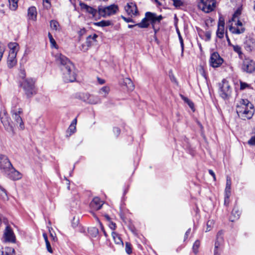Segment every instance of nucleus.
<instances>
[{
  "instance_id": "nucleus-1",
  "label": "nucleus",
  "mask_w": 255,
  "mask_h": 255,
  "mask_svg": "<svg viewBox=\"0 0 255 255\" xmlns=\"http://www.w3.org/2000/svg\"><path fill=\"white\" fill-rule=\"evenodd\" d=\"M22 114L23 110L21 108H14L13 110H11V114L13 120V121H11L5 111L0 112L1 122L8 132L13 133L15 126L17 127L20 130L24 128V123L21 117Z\"/></svg>"
},
{
  "instance_id": "nucleus-2",
  "label": "nucleus",
  "mask_w": 255,
  "mask_h": 255,
  "mask_svg": "<svg viewBox=\"0 0 255 255\" xmlns=\"http://www.w3.org/2000/svg\"><path fill=\"white\" fill-rule=\"evenodd\" d=\"M55 59L57 62L62 65L63 78L65 82H73L76 80V74L74 71V66L70 60L61 53L55 55Z\"/></svg>"
},
{
  "instance_id": "nucleus-3",
  "label": "nucleus",
  "mask_w": 255,
  "mask_h": 255,
  "mask_svg": "<svg viewBox=\"0 0 255 255\" xmlns=\"http://www.w3.org/2000/svg\"><path fill=\"white\" fill-rule=\"evenodd\" d=\"M236 112L242 119H250L254 113V106L247 99H241L236 104Z\"/></svg>"
},
{
  "instance_id": "nucleus-4",
  "label": "nucleus",
  "mask_w": 255,
  "mask_h": 255,
  "mask_svg": "<svg viewBox=\"0 0 255 255\" xmlns=\"http://www.w3.org/2000/svg\"><path fill=\"white\" fill-rule=\"evenodd\" d=\"M162 19V16L161 15L157 16L154 13L147 12L145 13V17L140 22L137 23V25L140 28H146L149 25L148 21H150L152 25L155 33H156L159 29L156 28L155 25L156 24H159Z\"/></svg>"
},
{
  "instance_id": "nucleus-5",
  "label": "nucleus",
  "mask_w": 255,
  "mask_h": 255,
  "mask_svg": "<svg viewBox=\"0 0 255 255\" xmlns=\"http://www.w3.org/2000/svg\"><path fill=\"white\" fill-rule=\"evenodd\" d=\"M219 94L224 99H229L232 93V88L229 82L226 79H223L219 84Z\"/></svg>"
},
{
  "instance_id": "nucleus-6",
  "label": "nucleus",
  "mask_w": 255,
  "mask_h": 255,
  "mask_svg": "<svg viewBox=\"0 0 255 255\" xmlns=\"http://www.w3.org/2000/svg\"><path fill=\"white\" fill-rule=\"evenodd\" d=\"M21 86L27 97H31L35 93L34 81L33 79L29 78L24 79L21 82Z\"/></svg>"
},
{
  "instance_id": "nucleus-7",
  "label": "nucleus",
  "mask_w": 255,
  "mask_h": 255,
  "mask_svg": "<svg viewBox=\"0 0 255 255\" xmlns=\"http://www.w3.org/2000/svg\"><path fill=\"white\" fill-rule=\"evenodd\" d=\"M215 6L216 1L215 0H200L198 3L199 8L206 13L213 11Z\"/></svg>"
},
{
  "instance_id": "nucleus-8",
  "label": "nucleus",
  "mask_w": 255,
  "mask_h": 255,
  "mask_svg": "<svg viewBox=\"0 0 255 255\" xmlns=\"http://www.w3.org/2000/svg\"><path fill=\"white\" fill-rule=\"evenodd\" d=\"M118 10L117 5L112 4L106 7H99L98 12L103 17H106L115 14Z\"/></svg>"
},
{
  "instance_id": "nucleus-9",
  "label": "nucleus",
  "mask_w": 255,
  "mask_h": 255,
  "mask_svg": "<svg viewBox=\"0 0 255 255\" xmlns=\"http://www.w3.org/2000/svg\"><path fill=\"white\" fill-rule=\"evenodd\" d=\"M85 102L89 104H98L101 103V99L99 96L88 93L83 94L81 97Z\"/></svg>"
},
{
  "instance_id": "nucleus-10",
  "label": "nucleus",
  "mask_w": 255,
  "mask_h": 255,
  "mask_svg": "<svg viewBox=\"0 0 255 255\" xmlns=\"http://www.w3.org/2000/svg\"><path fill=\"white\" fill-rule=\"evenodd\" d=\"M223 62V59L219 55L218 52H213L210 56V65L214 68L220 66Z\"/></svg>"
},
{
  "instance_id": "nucleus-11",
  "label": "nucleus",
  "mask_w": 255,
  "mask_h": 255,
  "mask_svg": "<svg viewBox=\"0 0 255 255\" xmlns=\"http://www.w3.org/2000/svg\"><path fill=\"white\" fill-rule=\"evenodd\" d=\"M11 163L8 157L2 154H0V170L3 174L10 168Z\"/></svg>"
},
{
  "instance_id": "nucleus-12",
  "label": "nucleus",
  "mask_w": 255,
  "mask_h": 255,
  "mask_svg": "<svg viewBox=\"0 0 255 255\" xmlns=\"http://www.w3.org/2000/svg\"><path fill=\"white\" fill-rule=\"evenodd\" d=\"M4 174L13 180H19L22 178V174L19 171H17L12 166V164L11 165L10 168H9Z\"/></svg>"
},
{
  "instance_id": "nucleus-13",
  "label": "nucleus",
  "mask_w": 255,
  "mask_h": 255,
  "mask_svg": "<svg viewBox=\"0 0 255 255\" xmlns=\"http://www.w3.org/2000/svg\"><path fill=\"white\" fill-rule=\"evenodd\" d=\"M224 242L223 232L219 231L217 235V240L215 244L214 249V255H220L221 249L220 248Z\"/></svg>"
},
{
  "instance_id": "nucleus-14",
  "label": "nucleus",
  "mask_w": 255,
  "mask_h": 255,
  "mask_svg": "<svg viewBox=\"0 0 255 255\" xmlns=\"http://www.w3.org/2000/svg\"><path fill=\"white\" fill-rule=\"evenodd\" d=\"M242 69L244 72L252 73L255 69V63L253 60L250 59H245L243 61Z\"/></svg>"
},
{
  "instance_id": "nucleus-15",
  "label": "nucleus",
  "mask_w": 255,
  "mask_h": 255,
  "mask_svg": "<svg viewBox=\"0 0 255 255\" xmlns=\"http://www.w3.org/2000/svg\"><path fill=\"white\" fill-rule=\"evenodd\" d=\"M4 238L6 242L14 243L15 241V237L11 228L6 226L4 232Z\"/></svg>"
},
{
  "instance_id": "nucleus-16",
  "label": "nucleus",
  "mask_w": 255,
  "mask_h": 255,
  "mask_svg": "<svg viewBox=\"0 0 255 255\" xmlns=\"http://www.w3.org/2000/svg\"><path fill=\"white\" fill-rule=\"evenodd\" d=\"M125 9L127 13L131 16L136 15L138 12L136 4L133 2L128 3L125 7Z\"/></svg>"
},
{
  "instance_id": "nucleus-17",
  "label": "nucleus",
  "mask_w": 255,
  "mask_h": 255,
  "mask_svg": "<svg viewBox=\"0 0 255 255\" xmlns=\"http://www.w3.org/2000/svg\"><path fill=\"white\" fill-rule=\"evenodd\" d=\"M103 204V201L100 199L96 197L93 198V200L90 203V206L91 209L94 210H98L100 209Z\"/></svg>"
},
{
  "instance_id": "nucleus-18",
  "label": "nucleus",
  "mask_w": 255,
  "mask_h": 255,
  "mask_svg": "<svg viewBox=\"0 0 255 255\" xmlns=\"http://www.w3.org/2000/svg\"><path fill=\"white\" fill-rule=\"evenodd\" d=\"M16 55L13 52L10 54H8L7 57V64L9 68L13 67L17 63V60L16 59Z\"/></svg>"
},
{
  "instance_id": "nucleus-19",
  "label": "nucleus",
  "mask_w": 255,
  "mask_h": 255,
  "mask_svg": "<svg viewBox=\"0 0 255 255\" xmlns=\"http://www.w3.org/2000/svg\"><path fill=\"white\" fill-rule=\"evenodd\" d=\"M28 17L29 19L36 20L37 17V11L35 6H31L28 9Z\"/></svg>"
},
{
  "instance_id": "nucleus-20",
  "label": "nucleus",
  "mask_w": 255,
  "mask_h": 255,
  "mask_svg": "<svg viewBox=\"0 0 255 255\" xmlns=\"http://www.w3.org/2000/svg\"><path fill=\"white\" fill-rule=\"evenodd\" d=\"M224 22L221 19L219 20L218 23V27L217 31V35L220 38H222L224 36Z\"/></svg>"
},
{
  "instance_id": "nucleus-21",
  "label": "nucleus",
  "mask_w": 255,
  "mask_h": 255,
  "mask_svg": "<svg viewBox=\"0 0 255 255\" xmlns=\"http://www.w3.org/2000/svg\"><path fill=\"white\" fill-rule=\"evenodd\" d=\"M123 85L125 86L128 90L132 91L134 88V86L131 79L128 78H126L123 79Z\"/></svg>"
},
{
  "instance_id": "nucleus-22",
  "label": "nucleus",
  "mask_w": 255,
  "mask_h": 255,
  "mask_svg": "<svg viewBox=\"0 0 255 255\" xmlns=\"http://www.w3.org/2000/svg\"><path fill=\"white\" fill-rule=\"evenodd\" d=\"M245 48L248 51H252L255 48V40L253 38H248L245 42Z\"/></svg>"
},
{
  "instance_id": "nucleus-23",
  "label": "nucleus",
  "mask_w": 255,
  "mask_h": 255,
  "mask_svg": "<svg viewBox=\"0 0 255 255\" xmlns=\"http://www.w3.org/2000/svg\"><path fill=\"white\" fill-rule=\"evenodd\" d=\"M98 37V35L96 34H94L93 35H90L86 39V43L88 47H90L92 45L96 44L97 41L96 39Z\"/></svg>"
},
{
  "instance_id": "nucleus-24",
  "label": "nucleus",
  "mask_w": 255,
  "mask_h": 255,
  "mask_svg": "<svg viewBox=\"0 0 255 255\" xmlns=\"http://www.w3.org/2000/svg\"><path fill=\"white\" fill-rule=\"evenodd\" d=\"M80 5L82 8L85 9L89 13L92 14L93 16H95L97 13V10L94 8L84 3H80Z\"/></svg>"
},
{
  "instance_id": "nucleus-25",
  "label": "nucleus",
  "mask_w": 255,
  "mask_h": 255,
  "mask_svg": "<svg viewBox=\"0 0 255 255\" xmlns=\"http://www.w3.org/2000/svg\"><path fill=\"white\" fill-rule=\"evenodd\" d=\"M77 118L74 119L72 123H71L69 127L68 128L67 132L69 133V135H71L72 134L74 133L76 130V124H77Z\"/></svg>"
},
{
  "instance_id": "nucleus-26",
  "label": "nucleus",
  "mask_w": 255,
  "mask_h": 255,
  "mask_svg": "<svg viewBox=\"0 0 255 255\" xmlns=\"http://www.w3.org/2000/svg\"><path fill=\"white\" fill-rule=\"evenodd\" d=\"M8 48H9V54L13 52L15 55H17V53L18 51V44L17 43H10L8 44Z\"/></svg>"
},
{
  "instance_id": "nucleus-27",
  "label": "nucleus",
  "mask_w": 255,
  "mask_h": 255,
  "mask_svg": "<svg viewBox=\"0 0 255 255\" xmlns=\"http://www.w3.org/2000/svg\"><path fill=\"white\" fill-rule=\"evenodd\" d=\"M110 91V88L108 86H105L102 87L99 90V94L104 98H106L107 95L109 94Z\"/></svg>"
},
{
  "instance_id": "nucleus-28",
  "label": "nucleus",
  "mask_w": 255,
  "mask_h": 255,
  "mask_svg": "<svg viewBox=\"0 0 255 255\" xmlns=\"http://www.w3.org/2000/svg\"><path fill=\"white\" fill-rule=\"evenodd\" d=\"M112 237L114 239L115 243L116 244L121 245L123 246V245H124L123 242L121 238L120 237V235L118 233L113 232L112 233Z\"/></svg>"
},
{
  "instance_id": "nucleus-29",
  "label": "nucleus",
  "mask_w": 255,
  "mask_h": 255,
  "mask_svg": "<svg viewBox=\"0 0 255 255\" xmlns=\"http://www.w3.org/2000/svg\"><path fill=\"white\" fill-rule=\"evenodd\" d=\"M231 46L234 51L238 54L239 58L243 59L244 54L242 52L241 47L238 45H231Z\"/></svg>"
},
{
  "instance_id": "nucleus-30",
  "label": "nucleus",
  "mask_w": 255,
  "mask_h": 255,
  "mask_svg": "<svg viewBox=\"0 0 255 255\" xmlns=\"http://www.w3.org/2000/svg\"><path fill=\"white\" fill-rule=\"evenodd\" d=\"M229 30L232 33L239 34L244 33L245 31V28L243 27L240 28H236L231 26L229 28Z\"/></svg>"
},
{
  "instance_id": "nucleus-31",
  "label": "nucleus",
  "mask_w": 255,
  "mask_h": 255,
  "mask_svg": "<svg viewBox=\"0 0 255 255\" xmlns=\"http://www.w3.org/2000/svg\"><path fill=\"white\" fill-rule=\"evenodd\" d=\"M50 28L55 31H59L60 30V26L59 22L55 20H51L50 21Z\"/></svg>"
},
{
  "instance_id": "nucleus-32",
  "label": "nucleus",
  "mask_w": 255,
  "mask_h": 255,
  "mask_svg": "<svg viewBox=\"0 0 255 255\" xmlns=\"http://www.w3.org/2000/svg\"><path fill=\"white\" fill-rule=\"evenodd\" d=\"M231 189V180L228 176L227 177L226 185L225 190V194H230Z\"/></svg>"
},
{
  "instance_id": "nucleus-33",
  "label": "nucleus",
  "mask_w": 255,
  "mask_h": 255,
  "mask_svg": "<svg viewBox=\"0 0 255 255\" xmlns=\"http://www.w3.org/2000/svg\"><path fill=\"white\" fill-rule=\"evenodd\" d=\"M14 250L10 247L5 248L1 252V255H13Z\"/></svg>"
},
{
  "instance_id": "nucleus-34",
  "label": "nucleus",
  "mask_w": 255,
  "mask_h": 255,
  "mask_svg": "<svg viewBox=\"0 0 255 255\" xmlns=\"http://www.w3.org/2000/svg\"><path fill=\"white\" fill-rule=\"evenodd\" d=\"M240 215V212L239 211L236 209L234 208L232 212V216H234V218H233L232 217H231L230 220L232 222H234L236 219H238L239 218Z\"/></svg>"
},
{
  "instance_id": "nucleus-35",
  "label": "nucleus",
  "mask_w": 255,
  "mask_h": 255,
  "mask_svg": "<svg viewBox=\"0 0 255 255\" xmlns=\"http://www.w3.org/2000/svg\"><path fill=\"white\" fill-rule=\"evenodd\" d=\"M95 24L98 26L105 27L111 25L112 24V22L110 20H102L95 23Z\"/></svg>"
},
{
  "instance_id": "nucleus-36",
  "label": "nucleus",
  "mask_w": 255,
  "mask_h": 255,
  "mask_svg": "<svg viewBox=\"0 0 255 255\" xmlns=\"http://www.w3.org/2000/svg\"><path fill=\"white\" fill-rule=\"evenodd\" d=\"M18 0H8L9 8L12 10H15L18 6Z\"/></svg>"
},
{
  "instance_id": "nucleus-37",
  "label": "nucleus",
  "mask_w": 255,
  "mask_h": 255,
  "mask_svg": "<svg viewBox=\"0 0 255 255\" xmlns=\"http://www.w3.org/2000/svg\"><path fill=\"white\" fill-rule=\"evenodd\" d=\"M89 233L92 237H96L99 234V230L96 227H91L88 229Z\"/></svg>"
},
{
  "instance_id": "nucleus-38",
  "label": "nucleus",
  "mask_w": 255,
  "mask_h": 255,
  "mask_svg": "<svg viewBox=\"0 0 255 255\" xmlns=\"http://www.w3.org/2000/svg\"><path fill=\"white\" fill-rule=\"evenodd\" d=\"M19 103V99L17 98H13L11 102V109L13 110L14 108L18 109L17 107Z\"/></svg>"
},
{
  "instance_id": "nucleus-39",
  "label": "nucleus",
  "mask_w": 255,
  "mask_h": 255,
  "mask_svg": "<svg viewBox=\"0 0 255 255\" xmlns=\"http://www.w3.org/2000/svg\"><path fill=\"white\" fill-rule=\"evenodd\" d=\"M200 246V242L199 240H196L193 244L192 250L193 253L196 255L198 253V249Z\"/></svg>"
},
{
  "instance_id": "nucleus-40",
  "label": "nucleus",
  "mask_w": 255,
  "mask_h": 255,
  "mask_svg": "<svg viewBox=\"0 0 255 255\" xmlns=\"http://www.w3.org/2000/svg\"><path fill=\"white\" fill-rule=\"evenodd\" d=\"M241 9L240 8L237 9L233 15L232 21L236 22V19L239 18V16L241 15Z\"/></svg>"
},
{
  "instance_id": "nucleus-41",
  "label": "nucleus",
  "mask_w": 255,
  "mask_h": 255,
  "mask_svg": "<svg viewBox=\"0 0 255 255\" xmlns=\"http://www.w3.org/2000/svg\"><path fill=\"white\" fill-rule=\"evenodd\" d=\"M48 36L49 39V41H50L51 47L57 48L56 42L55 40H54V39L53 38L52 35H51V34L50 32L48 33Z\"/></svg>"
},
{
  "instance_id": "nucleus-42",
  "label": "nucleus",
  "mask_w": 255,
  "mask_h": 255,
  "mask_svg": "<svg viewBox=\"0 0 255 255\" xmlns=\"http://www.w3.org/2000/svg\"><path fill=\"white\" fill-rule=\"evenodd\" d=\"M181 97L182 99L188 105L190 108L192 109H193L194 104L192 102H191L188 98L184 97L183 95H181Z\"/></svg>"
},
{
  "instance_id": "nucleus-43",
  "label": "nucleus",
  "mask_w": 255,
  "mask_h": 255,
  "mask_svg": "<svg viewBox=\"0 0 255 255\" xmlns=\"http://www.w3.org/2000/svg\"><path fill=\"white\" fill-rule=\"evenodd\" d=\"M0 197L3 199H7V194L5 190L0 186Z\"/></svg>"
},
{
  "instance_id": "nucleus-44",
  "label": "nucleus",
  "mask_w": 255,
  "mask_h": 255,
  "mask_svg": "<svg viewBox=\"0 0 255 255\" xmlns=\"http://www.w3.org/2000/svg\"><path fill=\"white\" fill-rule=\"evenodd\" d=\"M214 224V221L213 220H209L207 223V229L206 232L209 231L213 228Z\"/></svg>"
},
{
  "instance_id": "nucleus-45",
  "label": "nucleus",
  "mask_w": 255,
  "mask_h": 255,
  "mask_svg": "<svg viewBox=\"0 0 255 255\" xmlns=\"http://www.w3.org/2000/svg\"><path fill=\"white\" fill-rule=\"evenodd\" d=\"M173 4L176 7H179L183 5V2L181 0H171Z\"/></svg>"
},
{
  "instance_id": "nucleus-46",
  "label": "nucleus",
  "mask_w": 255,
  "mask_h": 255,
  "mask_svg": "<svg viewBox=\"0 0 255 255\" xmlns=\"http://www.w3.org/2000/svg\"><path fill=\"white\" fill-rule=\"evenodd\" d=\"M126 251L127 254H130L132 252V250L131 248V245L130 243L128 242L126 243V247H125Z\"/></svg>"
},
{
  "instance_id": "nucleus-47",
  "label": "nucleus",
  "mask_w": 255,
  "mask_h": 255,
  "mask_svg": "<svg viewBox=\"0 0 255 255\" xmlns=\"http://www.w3.org/2000/svg\"><path fill=\"white\" fill-rule=\"evenodd\" d=\"M177 33H178V35L179 39V41H180V44H181L182 52L183 53V50H184L183 40V38H182L180 33V32L179 31H177Z\"/></svg>"
},
{
  "instance_id": "nucleus-48",
  "label": "nucleus",
  "mask_w": 255,
  "mask_h": 255,
  "mask_svg": "<svg viewBox=\"0 0 255 255\" xmlns=\"http://www.w3.org/2000/svg\"><path fill=\"white\" fill-rule=\"evenodd\" d=\"M230 194H225V198H224V204L226 206H228L229 204V198L230 197Z\"/></svg>"
},
{
  "instance_id": "nucleus-49",
  "label": "nucleus",
  "mask_w": 255,
  "mask_h": 255,
  "mask_svg": "<svg viewBox=\"0 0 255 255\" xmlns=\"http://www.w3.org/2000/svg\"><path fill=\"white\" fill-rule=\"evenodd\" d=\"M249 87V85H248L247 83H246L245 82H240V89L241 90H244L246 88H248Z\"/></svg>"
},
{
  "instance_id": "nucleus-50",
  "label": "nucleus",
  "mask_w": 255,
  "mask_h": 255,
  "mask_svg": "<svg viewBox=\"0 0 255 255\" xmlns=\"http://www.w3.org/2000/svg\"><path fill=\"white\" fill-rule=\"evenodd\" d=\"M46 243V248H47V251L50 253H53V251H52V249L51 248V247L50 246V244L49 243V242H47L45 243Z\"/></svg>"
},
{
  "instance_id": "nucleus-51",
  "label": "nucleus",
  "mask_w": 255,
  "mask_h": 255,
  "mask_svg": "<svg viewBox=\"0 0 255 255\" xmlns=\"http://www.w3.org/2000/svg\"><path fill=\"white\" fill-rule=\"evenodd\" d=\"M43 4L46 8H48L50 7V3L49 0H43Z\"/></svg>"
},
{
  "instance_id": "nucleus-52",
  "label": "nucleus",
  "mask_w": 255,
  "mask_h": 255,
  "mask_svg": "<svg viewBox=\"0 0 255 255\" xmlns=\"http://www.w3.org/2000/svg\"><path fill=\"white\" fill-rule=\"evenodd\" d=\"M248 143L250 145H255V135L252 137V138L248 141Z\"/></svg>"
},
{
  "instance_id": "nucleus-53",
  "label": "nucleus",
  "mask_w": 255,
  "mask_h": 255,
  "mask_svg": "<svg viewBox=\"0 0 255 255\" xmlns=\"http://www.w3.org/2000/svg\"><path fill=\"white\" fill-rule=\"evenodd\" d=\"M4 51V48L2 46L1 44L0 43V61H1V58L2 57Z\"/></svg>"
},
{
  "instance_id": "nucleus-54",
  "label": "nucleus",
  "mask_w": 255,
  "mask_h": 255,
  "mask_svg": "<svg viewBox=\"0 0 255 255\" xmlns=\"http://www.w3.org/2000/svg\"><path fill=\"white\" fill-rule=\"evenodd\" d=\"M98 221L99 223L101 230L103 232L104 235L106 237L107 236V233L104 229L103 225H102V223L101 222H100V221L99 220H98Z\"/></svg>"
},
{
  "instance_id": "nucleus-55",
  "label": "nucleus",
  "mask_w": 255,
  "mask_h": 255,
  "mask_svg": "<svg viewBox=\"0 0 255 255\" xmlns=\"http://www.w3.org/2000/svg\"><path fill=\"white\" fill-rule=\"evenodd\" d=\"M25 72L24 70H21L20 73V76L23 79V80L25 78Z\"/></svg>"
},
{
  "instance_id": "nucleus-56",
  "label": "nucleus",
  "mask_w": 255,
  "mask_h": 255,
  "mask_svg": "<svg viewBox=\"0 0 255 255\" xmlns=\"http://www.w3.org/2000/svg\"><path fill=\"white\" fill-rule=\"evenodd\" d=\"M114 132L117 135H118L120 133L121 130L119 128L116 127L114 128Z\"/></svg>"
},
{
  "instance_id": "nucleus-57",
  "label": "nucleus",
  "mask_w": 255,
  "mask_h": 255,
  "mask_svg": "<svg viewBox=\"0 0 255 255\" xmlns=\"http://www.w3.org/2000/svg\"><path fill=\"white\" fill-rule=\"evenodd\" d=\"M109 227H110V228L111 229H112V230H115V229H116V224H115V223H113V222H111V223H110V224L109 225Z\"/></svg>"
},
{
  "instance_id": "nucleus-58",
  "label": "nucleus",
  "mask_w": 255,
  "mask_h": 255,
  "mask_svg": "<svg viewBox=\"0 0 255 255\" xmlns=\"http://www.w3.org/2000/svg\"><path fill=\"white\" fill-rule=\"evenodd\" d=\"M85 33H86V29L85 28H82V29H80V30H79V34L80 36L84 35Z\"/></svg>"
},
{
  "instance_id": "nucleus-59",
  "label": "nucleus",
  "mask_w": 255,
  "mask_h": 255,
  "mask_svg": "<svg viewBox=\"0 0 255 255\" xmlns=\"http://www.w3.org/2000/svg\"><path fill=\"white\" fill-rule=\"evenodd\" d=\"M209 173H210V174L211 175H212V177H213V178H214V180H216V176H215V173L214 172V171H213V170H211V169H210V170H209Z\"/></svg>"
},
{
  "instance_id": "nucleus-60",
  "label": "nucleus",
  "mask_w": 255,
  "mask_h": 255,
  "mask_svg": "<svg viewBox=\"0 0 255 255\" xmlns=\"http://www.w3.org/2000/svg\"><path fill=\"white\" fill-rule=\"evenodd\" d=\"M50 237L54 242H56L57 240L55 235H53L52 233H50Z\"/></svg>"
},
{
  "instance_id": "nucleus-61",
  "label": "nucleus",
  "mask_w": 255,
  "mask_h": 255,
  "mask_svg": "<svg viewBox=\"0 0 255 255\" xmlns=\"http://www.w3.org/2000/svg\"><path fill=\"white\" fill-rule=\"evenodd\" d=\"M98 82L100 84H104L105 83V80L102 79L98 78Z\"/></svg>"
},
{
  "instance_id": "nucleus-62",
  "label": "nucleus",
  "mask_w": 255,
  "mask_h": 255,
  "mask_svg": "<svg viewBox=\"0 0 255 255\" xmlns=\"http://www.w3.org/2000/svg\"><path fill=\"white\" fill-rule=\"evenodd\" d=\"M237 23H235V24L238 26H242L243 24L242 22L239 20V19H236Z\"/></svg>"
},
{
  "instance_id": "nucleus-63",
  "label": "nucleus",
  "mask_w": 255,
  "mask_h": 255,
  "mask_svg": "<svg viewBox=\"0 0 255 255\" xmlns=\"http://www.w3.org/2000/svg\"><path fill=\"white\" fill-rule=\"evenodd\" d=\"M43 238L44 239L45 243L47 242H48V237H47V236L46 233H43Z\"/></svg>"
},
{
  "instance_id": "nucleus-64",
  "label": "nucleus",
  "mask_w": 255,
  "mask_h": 255,
  "mask_svg": "<svg viewBox=\"0 0 255 255\" xmlns=\"http://www.w3.org/2000/svg\"><path fill=\"white\" fill-rule=\"evenodd\" d=\"M123 18L127 22H129L132 21V19L130 18H126L125 17H123Z\"/></svg>"
}]
</instances>
